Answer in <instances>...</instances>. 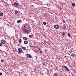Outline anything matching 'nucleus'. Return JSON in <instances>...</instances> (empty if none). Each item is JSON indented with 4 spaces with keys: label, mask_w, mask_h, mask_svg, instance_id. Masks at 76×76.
Masks as SVG:
<instances>
[{
    "label": "nucleus",
    "mask_w": 76,
    "mask_h": 76,
    "mask_svg": "<svg viewBox=\"0 0 76 76\" xmlns=\"http://www.w3.org/2000/svg\"><path fill=\"white\" fill-rule=\"evenodd\" d=\"M28 42L27 41H24V43L25 44H28Z\"/></svg>",
    "instance_id": "9b49d317"
},
{
    "label": "nucleus",
    "mask_w": 76,
    "mask_h": 76,
    "mask_svg": "<svg viewBox=\"0 0 76 76\" xmlns=\"http://www.w3.org/2000/svg\"><path fill=\"white\" fill-rule=\"evenodd\" d=\"M25 28H26V29H27V28H30V26L29 24H27L25 26Z\"/></svg>",
    "instance_id": "423d86ee"
},
{
    "label": "nucleus",
    "mask_w": 76,
    "mask_h": 76,
    "mask_svg": "<svg viewBox=\"0 0 76 76\" xmlns=\"http://www.w3.org/2000/svg\"><path fill=\"white\" fill-rule=\"evenodd\" d=\"M72 6H75V4H74V3H73L72 4Z\"/></svg>",
    "instance_id": "412c9836"
},
{
    "label": "nucleus",
    "mask_w": 76,
    "mask_h": 76,
    "mask_svg": "<svg viewBox=\"0 0 76 76\" xmlns=\"http://www.w3.org/2000/svg\"><path fill=\"white\" fill-rule=\"evenodd\" d=\"M22 49H23V50H26V47H22Z\"/></svg>",
    "instance_id": "dca6fc26"
},
{
    "label": "nucleus",
    "mask_w": 76,
    "mask_h": 76,
    "mask_svg": "<svg viewBox=\"0 0 76 76\" xmlns=\"http://www.w3.org/2000/svg\"><path fill=\"white\" fill-rule=\"evenodd\" d=\"M21 52H23V50H22V49H21Z\"/></svg>",
    "instance_id": "473e14b6"
},
{
    "label": "nucleus",
    "mask_w": 76,
    "mask_h": 76,
    "mask_svg": "<svg viewBox=\"0 0 76 76\" xmlns=\"http://www.w3.org/2000/svg\"><path fill=\"white\" fill-rule=\"evenodd\" d=\"M45 66H47V65H45Z\"/></svg>",
    "instance_id": "72a5a7b5"
},
{
    "label": "nucleus",
    "mask_w": 76,
    "mask_h": 76,
    "mask_svg": "<svg viewBox=\"0 0 76 76\" xmlns=\"http://www.w3.org/2000/svg\"><path fill=\"white\" fill-rule=\"evenodd\" d=\"M54 28H55V29H58L59 28V26H58L57 25H55L54 26Z\"/></svg>",
    "instance_id": "f03ea898"
},
{
    "label": "nucleus",
    "mask_w": 76,
    "mask_h": 76,
    "mask_svg": "<svg viewBox=\"0 0 76 76\" xmlns=\"http://www.w3.org/2000/svg\"><path fill=\"white\" fill-rule=\"evenodd\" d=\"M67 34H68V37H70V38H72V37H70V34L68 33Z\"/></svg>",
    "instance_id": "a211bd4d"
},
{
    "label": "nucleus",
    "mask_w": 76,
    "mask_h": 76,
    "mask_svg": "<svg viewBox=\"0 0 76 76\" xmlns=\"http://www.w3.org/2000/svg\"><path fill=\"white\" fill-rule=\"evenodd\" d=\"M23 31L24 32H26V33H29V32H28V31L27 29H24L23 30Z\"/></svg>",
    "instance_id": "39448f33"
},
{
    "label": "nucleus",
    "mask_w": 76,
    "mask_h": 76,
    "mask_svg": "<svg viewBox=\"0 0 76 76\" xmlns=\"http://www.w3.org/2000/svg\"><path fill=\"white\" fill-rule=\"evenodd\" d=\"M54 76H58V74L57 73H55L54 74Z\"/></svg>",
    "instance_id": "4468645a"
},
{
    "label": "nucleus",
    "mask_w": 76,
    "mask_h": 76,
    "mask_svg": "<svg viewBox=\"0 0 76 76\" xmlns=\"http://www.w3.org/2000/svg\"><path fill=\"white\" fill-rule=\"evenodd\" d=\"M26 56L28 58H32V56L30 54H27Z\"/></svg>",
    "instance_id": "f257e3e1"
},
{
    "label": "nucleus",
    "mask_w": 76,
    "mask_h": 76,
    "mask_svg": "<svg viewBox=\"0 0 76 76\" xmlns=\"http://www.w3.org/2000/svg\"><path fill=\"white\" fill-rule=\"evenodd\" d=\"M4 61V60H3V59L1 60V63H3V62Z\"/></svg>",
    "instance_id": "b1692460"
},
{
    "label": "nucleus",
    "mask_w": 76,
    "mask_h": 76,
    "mask_svg": "<svg viewBox=\"0 0 76 76\" xmlns=\"http://www.w3.org/2000/svg\"><path fill=\"white\" fill-rule=\"evenodd\" d=\"M13 6H19V4L15 2L13 4Z\"/></svg>",
    "instance_id": "20e7f679"
},
{
    "label": "nucleus",
    "mask_w": 76,
    "mask_h": 76,
    "mask_svg": "<svg viewBox=\"0 0 76 76\" xmlns=\"http://www.w3.org/2000/svg\"><path fill=\"white\" fill-rule=\"evenodd\" d=\"M0 16H3V13L2 12H0Z\"/></svg>",
    "instance_id": "2eb2a0df"
},
{
    "label": "nucleus",
    "mask_w": 76,
    "mask_h": 76,
    "mask_svg": "<svg viewBox=\"0 0 76 76\" xmlns=\"http://www.w3.org/2000/svg\"><path fill=\"white\" fill-rule=\"evenodd\" d=\"M15 13L16 14H18V11H15Z\"/></svg>",
    "instance_id": "aec40b11"
},
{
    "label": "nucleus",
    "mask_w": 76,
    "mask_h": 76,
    "mask_svg": "<svg viewBox=\"0 0 76 76\" xmlns=\"http://www.w3.org/2000/svg\"><path fill=\"white\" fill-rule=\"evenodd\" d=\"M43 24L44 25H45L47 24V23H46V22H43Z\"/></svg>",
    "instance_id": "6ab92c4d"
},
{
    "label": "nucleus",
    "mask_w": 76,
    "mask_h": 76,
    "mask_svg": "<svg viewBox=\"0 0 76 76\" xmlns=\"http://www.w3.org/2000/svg\"><path fill=\"white\" fill-rule=\"evenodd\" d=\"M29 46H30V47H32V46H31V45H30Z\"/></svg>",
    "instance_id": "2f4dec72"
},
{
    "label": "nucleus",
    "mask_w": 76,
    "mask_h": 76,
    "mask_svg": "<svg viewBox=\"0 0 76 76\" xmlns=\"http://www.w3.org/2000/svg\"><path fill=\"white\" fill-rule=\"evenodd\" d=\"M0 75H2V73L1 72L0 73Z\"/></svg>",
    "instance_id": "7c9ffc66"
},
{
    "label": "nucleus",
    "mask_w": 76,
    "mask_h": 76,
    "mask_svg": "<svg viewBox=\"0 0 76 76\" xmlns=\"http://www.w3.org/2000/svg\"><path fill=\"white\" fill-rule=\"evenodd\" d=\"M21 22V20H19L17 21L18 23H20Z\"/></svg>",
    "instance_id": "f8f14e48"
},
{
    "label": "nucleus",
    "mask_w": 76,
    "mask_h": 76,
    "mask_svg": "<svg viewBox=\"0 0 76 76\" xmlns=\"http://www.w3.org/2000/svg\"><path fill=\"white\" fill-rule=\"evenodd\" d=\"M64 67H65V69H66V70L68 71H69V69H68V68H67V66H64Z\"/></svg>",
    "instance_id": "ddd939ff"
},
{
    "label": "nucleus",
    "mask_w": 76,
    "mask_h": 76,
    "mask_svg": "<svg viewBox=\"0 0 76 76\" xmlns=\"http://www.w3.org/2000/svg\"><path fill=\"white\" fill-rule=\"evenodd\" d=\"M2 46V44L0 43V47H1Z\"/></svg>",
    "instance_id": "a878e982"
},
{
    "label": "nucleus",
    "mask_w": 76,
    "mask_h": 76,
    "mask_svg": "<svg viewBox=\"0 0 76 76\" xmlns=\"http://www.w3.org/2000/svg\"><path fill=\"white\" fill-rule=\"evenodd\" d=\"M18 50V53H20L22 52V49H21V48H19Z\"/></svg>",
    "instance_id": "0eeeda50"
},
{
    "label": "nucleus",
    "mask_w": 76,
    "mask_h": 76,
    "mask_svg": "<svg viewBox=\"0 0 76 76\" xmlns=\"http://www.w3.org/2000/svg\"><path fill=\"white\" fill-rule=\"evenodd\" d=\"M70 56H71L72 57H75V55L73 53H72L71 54H70Z\"/></svg>",
    "instance_id": "1a4fd4ad"
},
{
    "label": "nucleus",
    "mask_w": 76,
    "mask_h": 76,
    "mask_svg": "<svg viewBox=\"0 0 76 76\" xmlns=\"http://www.w3.org/2000/svg\"><path fill=\"white\" fill-rule=\"evenodd\" d=\"M65 35H66V33H65L64 32H63L62 35L61 36L63 37H64L65 36Z\"/></svg>",
    "instance_id": "6e6552de"
},
{
    "label": "nucleus",
    "mask_w": 76,
    "mask_h": 76,
    "mask_svg": "<svg viewBox=\"0 0 76 76\" xmlns=\"http://www.w3.org/2000/svg\"><path fill=\"white\" fill-rule=\"evenodd\" d=\"M27 30H28V32H29V31L31 30V29H30L29 28H27Z\"/></svg>",
    "instance_id": "4be33fe9"
},
{
    "label": "nucleus",
    "mask_w": 76,
    "mask_h": 76,
    "mask_svg": "<svg viewBox=\"0 0 76 76\" xmlns=\"http://www.w3.org/2000/svg\"><path fill=\"white\" fill-rule=\"evenodd\" d=\"M1 43H2V44H5V43H6V41H5V40H4V39L1 40Z\"/></svg>",
    "instance_id": "7ed1b4c3"
},
{
    "label": "nucleus",
    "mask_w": 76,
    "mask_h": 76,
    "mask_svg": "<svg viewBox=\"0 0 76 76\" xmlns=\"http://www.w3.org/2000/svg\"><path fill=\"white\" fill-rule=\"evenodd\" d=\"M19 43H21L22 42V40L20 38L19 39Z\"/></svg>",
    "instance_id": "f3484780"
},
{
    "label": "nucleus",
    "mask_w": 76,
    "mask_h": 76,
    "mask_svg": "<svg viewBox=\"0 0 76 76\" xmlns=\"http://www.w3.org/2000/svg\"><path fill=\"white\" fill-rule=\"evenodd\" d=\"M58 8L59 9H60V10H61V7H58Z\"/></svg>",
    "instance_id": "393cba45"
},
{
    "label": "nucleus",
    "mask_w": 76,
    "mask_h": 76,
    "mask_svg": "<svg viewBox=\"0 0 76 76\" xmlns=\"http://www.w3.org/2000/svg\"><path fill=\"white\" fill-rule=\"evenodd\" d=\"M23 39L24 41H26L27 40V38L26 37H23Z\"/></svg>",
    "instance_id": "9d476101"
},
{
    "label": "nucleus",
    "mask_w": 76,
    "mask_h": 76,
    "mask_svg": "<svg viewBox=\"0 0 76 76\" xmlns=\"http://www.w3.org/2000/svg\"><path fill=\"white\" fill-rule=\"evenodd\" d=\"M64 30H66V27H64Z\"/></svg>",
    "instance_id": "5701e85b"
},
{
    "label": "nucleus",
    "mask_w": 76,
    "mask_h": 76,
    "mask_svg": "<svg viewBox=\"0 0 76 76\" xmlns=\"http://www.w3.org/2000/svg\"><path fill=\"white\" fill-rule=\"evenodd\" d=\"M40 53H41V54L42 53V51H41V50H40Z\"/></svg>",
    "instance_id": "bb28decb"
},
{
    "label": "nucleus",
    "mask_w": 76,
    "mask_h": 76,
    "mask_svg": "<svg viewBox=\"0 0 76 76\" xmlns=\"http://www.w3.org/2000/svg\"><path fill=\"white\" fill-rule=\"evenodd\" d=\"M29 38H31V37H32V36L31 35H29Z\"/></svg>",
    "instance_id": "cd10ccee"
},
{
    "label": "nucleus",
    "mask_w": 76,
    "mask_h": 76,
    "mask_svg": "<svg viewBox=\"0 0 76 76\" xmlns=\"http://www.w3.org/2000/svg\"><path fill=\"white\" fill-rule=\"evenodd\" d=\"M63 23H65V20H63Z\"/></svg>",
    "instance_id": "c85d7f7f"
},
{
    "label": "nucleus",
    "mask_w": 76,
    "mask_h": 76,
    "mask_svg": "<svg viewBox=\"0 0 76 76\" xmlns=\"http://www.w3.org/2000/svg\"><path fill=\"white\" fill-rule=\"evenodd\" d=\"M43 65H45V63H43Z\"/></svg>",
    "instance_id": "c756f323"
}]
</instances>
